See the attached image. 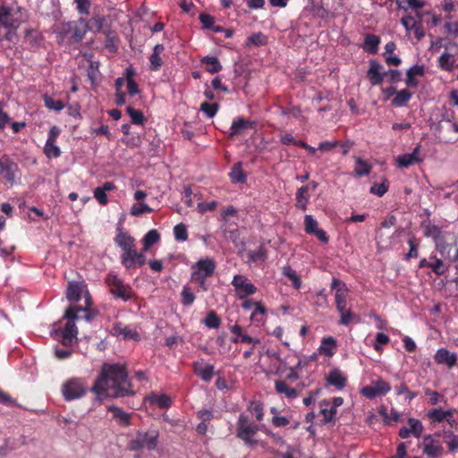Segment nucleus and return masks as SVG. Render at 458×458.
<instances>
[{
    "label": "nucleus",
    "mask_w": 458,
    "mask_h": 458,
    "mask_svg": "<svg viewBox=\"0 0 458 458\" xmlns=\"http://www.w3.org/2000/svg\"><path fill=\"white\" fill-rule=\"evenodd\" d=\"M265 313L266 309L260 303H256L255 310L250 315V320L253 322L260 323L264 320Z\"/></svg>",
    "instance_id": "3c124183"
},
{
    "label": "nucleus",
    "mask_w": 458,
    "mask_h": 458,
    "mask_svg": "<svg viewBox=\"0 0 458 458\" xmlns=\"http://www.w3.org/2000/svg\"><path fill=\"white\" fill-rule=\"evenodd\" d=\"M258 426L250 423L245 414H241L237 422V437L249 446H254L258 441L253 438L258 431Z\"/></svg>",
    "instance_id": "6e6552de"
},
{
    "label": "nucleus",
    "mask_w": 458,
    "mask_h": 458,
    "mask_svg": "<svg viewBox=\"0 0 458 458\" xmlns=\"http://www.w3.org/2000/svg\"><path fill=\"white\" fill-rule=\"evenodd\" d=\"M428 417L433 422H442L446 418L450 417V410L445 411L443 409H434L428 413Z\"/></svg>",
    "instance_id": "a19ab883"
},
{
    "label": "nucleus",
    "mask_w": 458,
    "mask_h": 458,
    "mask_svg": "<svg viewBox=\"0 0 458 458\" xmlns=\"http://www.w3.org/2000/svg\"><path fill=\"white\" fill-rule=\"evenodd\" d=\"M44 152L48 157H58L61 155V150L55 142H46Z\"/></svg>",
    "instance_id": "4d7b16f0"
},
{
    "label": "nucleus",
    "mask_w": 458,
    "mask_h": 458,
    "mask_svg": "<svg viewBox=\"0 0 458 458\" xmlns=\"http://www.w3.org/2000/svg\"><path fill=\"white\" fill-rule=\"evenodd\" d=\"M89 30V25L83 18L76 21L61 22L54 29L57 42L60 45L79 43L84 38Z\"/></svg>",
    "instance_id": "f03ea898"
},
{
    "label": "nucleus",
    "mask_w": 458,
    "mask_h": 458,
    "mask_svg": "<svg viewBox=\"0 0 458 458\" xmlns=\"http://www.w3.org/2000/svg\"><path fill=\"white\" fill-rule=\"evenodd\" d=\"M304 225L305 231L310 234H312L318 229V222L311 215L304 216Z\"/></svg>",
    "instance_id": "13d9d810"
},
{
    "label": "nucleus",
    "mask_w": 458,
    "mask_h": 458,
    "mask_svg": "<svg viewBox=\"0 0 458 458\" xmlns=\"http://www.w3.org/2000/svg\"><path fill=\"white\" fill-rule=\"evenodd\" d=\"M149 402L157 405L159 408H167L171 405V398L166 394H152L149 396Z\"/></svg>",
    "instance_id": "58836bf2"
},
{
    "label": "nucleus",
    "mask_w": 458,
    "mask_h": 458,
    "mask_svg": "<svg viewBox=\"0 0 458 458\" xmlns=\"http://www.w3.org/2000/svg\"><path fill=\"white\" fill-rule=\"evenodd\" d=\"M88 392L86 380L82 377H71L61 386V393L66 402L82 398Z\"/></svg>",
    "instance_id": "39448f33"
},
{
    "label": "nucleus",
    "mask_w": 458,
    "mask_h": 458,
    "mask_svg": "<svg viewBox=\"0 0 458 458\" xmlns=\"http://www.w3.org/2000/svg\"><path fill=\"white\" fill-rule=\"evenodd\" d=\"M291 358L296 360V362L293 364L291 367H293L294 370H296L301 375L304 369H306L309 366V364L307 363V360L304 359V355L295 353Z\"/></svg>",
    "instance_id": "8fccbe9b"
},
{
    "label": "nucleus",
    "mask_w": 458,
    "mask_h": 458,
    "mask_svg": "<svg viewBox=\"0 0 458 458\" xmlns=\"http://www.w3.org/2000/svg\"><path fill=\"white\" fill-rule=\"evenodd\" d=\"M434 360L439 365H445L451 369L457 363L458 356L446 348H439L434 354Z\"/></svg>",
    "instance_id": "a211bd4d"
},
{
    "label": "nucleus",
    "mask_w": 458,
    "mask_h": 458,
    "mask_svg": "<svg viewBox=\"0 0 458 458\" xmlns=\"http://www.w3.org/2000/svg\"><path fill=\"white\" fill-rule=\"evenodd\" d=\"M114 242L122 249L123 252L135 247V239L120 227L117 228Z\"/></svg>",
    "instance_id": "4be33fe9"
},
{
    "label": "nucleus",
    "mask_w": 458,
    "mask_h": 458,
    "mask_svg": "<svg viewBox=\"0 0 458 458\" xmlns=\"http://www.w3.org/2000/svg\"><path fill=\"white\" fill-rule=\"evenodd\" d=\"M229 176L233 183H242L246 181V175L242 168V163L239 162L233 165Z\"/></svg>",
    "instance_id": "72a5a7b5"
},
{
    "label": "nucleus",
    "mask_w": 458,
    "mask_h": 458,
    "mask_svg": "<svg viewBox=\"0 0 458 458\" xmlns=\"http://www.w3.org/2000/svg\"><path fill=\"white\" fill-rule=\"evenodd\" d=\"M431 259H435V261L430 262L429 267L433 270V272L436 275H444L446 270L444 262L440 259H437L436 257H431Z\"/></svg>",
    "instance_id": "bf43d9fd"
},
{
    "label": "nucleus",
    "mask_w": 458,
    "mask_h": 458,
    "mask_svg": "<svg viewBox=\"0 0 458 458\" xmlns=\"http://www.w3.org/2000/svg\"><path fill=\"white\" fill-rule=\"evenodd\" d=\"M157 435L148 432H138L128 444L131 451L153 450L157 446Z\"/></svg>",
    "instance_id": "1a4fd4ad"
},
{
    "label": "nucleus",
    "mask_w": 458,
    "mask_h": 458,
    "mask_svg": "<svg viewBox=\"0 0 458 458\" xmlns=\"http://www.w3.org/2000/svg\"><path fill=\"white\" fill-rule=\"evenodd\" d=\"M81 309L77 305H71L65 311L64 318L67 319V323L62 330H53L51 335L65 345L72 346L78 340V329L75 320L78 319V313Z\"/></svg>",
    "instance_id": "7ed1b4c3"
},
{
    "label": "nucleus",
    "mask_w": 458,
    "mask_h": 458,
    "mask_svg": "<svg viewBox=\"0 0 458 458\" xmlns=\"http://www.w3.org/2000/svg\"><path fill=\"white\" fill-rule=\"evenodd\" d=\"M424 228H425V235L427 237H430L435 241L439 239V237L441 235V231L438 226L428 223L424 225Z\"/></svg>",
    "instance_id": "6e6d98bb"
},
{
    "label": "nucleus",
    "mask_w": 458,
    "mask_h": 458,
    "mask_svg": "<svg viewBox=\"0 0 458 458\" xmlns=\"http://www.w3.org/2000/svg\"><path fill=\"white\" fill-rule=\"evenodd\" d=\"M195 373L204 381H209L214 375V366L210 364L196 363Z\"/></svg>",
    "instance_id": "cd10ccee"
},
{
    "label": "nucleus",
    "mask_w": 458,
    "mask_h": 458,
    "mask_svg": "<svg viewBox=\"0 0 458 458\" xmlns=\"http://www.w3.org/2000/svg\"><path fill=\"white\" fill-rule=\"evenodd\" d=\"M283 274L292 281L295 289L301 288V278L297 276L295 270H293L291 267H284Z\"/></svg>",
    "instance_id": "79ce46f5"
},
{
    "label": "nucleus",
    "mask_w": 458,
    "mask_h": 458,
    "mask_svg": "<svg viewBox=\"0 0 458 458\" xmlns=\"http://www.w3.org/2000/svg\"><path fill=\"white\" fill-rule=\"evenodd\" d=\"M215 267V263L209 259L199 260L192 267L191 281L207 291L206 279L214 273Z\"/></svg>",
    "instance_id": "0eeeda50"
},
{
    "label": "nucleus",
    "mask_w": 458,
    "mask_h": 458,
    "mask_svg": "<svg viewBox=\"0 0 458 458\" xmlns=\"http://www.w3.org/2000/svg\"><path fill=\"white\" fill-rule=\"evenodd\" d=\"M409 428H401L399 430V436L402 438H408L411 435L417 438H419L423 432V425L422 423L414 418H410L408 420Z\"/></svg>",
    "instance_id": "6ab92c4d"
},
{
    "label": "nucleus",
    "mask_w": 458,
    "mask_h": 458,
    "mask_svg": "<svg viewBox=\"0 0 458 458\" xmlns=\"http://www.w3.org/2000/svg\"><path fill=\"white\" fill-rule=\"evenodd\" d=\"M437 62H438V66L442 70H445L447 72L453 71L454 65V59L452 57V55L449 53H447V52L443 53L439 56Z\"/></svg>",
    "instance_id": "e433bc0d"
},
{
    "label": "nucleus",
    "mask_w": 458,
    "mask_h": 458,
    "mask_svg": "<svg viewBox=\"0 0 458 458\" xmlns=\"http://www.w3.org/2000/svg\"><path fill=\"white\" fill-rule=\"evenodd\" d=\"M204 324L208 328H218L220 324H221V320L220 318H218V316L216 314V312L214 311H210L207 317L205 318L204 319Z\"/></svg>",
    "instance_id": "49530a36"
},
{
    "label": "nucleus",
    "mask_w": 458,
    "mask_h": 458,
    "mask_svg": "<svg viewBox=\"0 0 458 458\" xmlns=\"http://www.w3.org/2000/svg\"><path fill=\"white\" fill-rule=\"evenodd\" d=\"M443 447L437 440H435L430 435L423 439V453L428 457L435 458L442 454Z\"/></svg>",
    "instance_id": "aec40b11"
},
{
    "label": "nucleus",
    "mask_w": 458,
    "mask_h": 458,
    "mask_svg": "<svg viewBox=\"0 0 458 458\" xmlns=\"http://www.w3.org/2000/svg\"><path fill=\"white\" fill-rule=\"evenodd\" d=\"M338 146H340V141L338 140H325L319 142L318 148L322 152H330Z\"/></svg>",
    "instance_id": "0e129e2a"
},
{
    "label": "nucleus",
    "mask_w": 458,
    "mask_h": 458,
    "mask_svg": "<svg viewBox=\"0 0 458 458\" xmlns=\"http://www.w3.org/2000/svg\"><path fill=\"white\" fill-rule=\"evenodd\" d=\"M412 93L408 89H402L396 91L394 98L392 100V104L395 106H404L408 101L411 98Z\"/></svg>",
    "instance_id": "f704fd0d"
},
{
    "label": "nucleus",
    "mask_w": 458,
    "mask_h": 458,
    "mask_svg": "<svg viewBox=\"0 0 458 458\" xmlns=\"http://www.w3.org/2000/svg\"><path fill=\"white\" fill-rule=\"evenodd\" d=\"M251 126H252L251 122L239 117V118L233 120V122L232 123L230 137H233V135H236V134H242L246 130L251 128Z\"/></svg>",
    "instance_id": "bb28decb"
},
{
    "label": "nucleus",
    "mask_w": 458,
    "mask_h": 458,
    "mask_svg": "<svg viewBox=\"0 0 458 458\" xmlns=\"http://www.w3.org/2000/svg\"><path fill=\"white\" fill-rule=\"evenodd\" d=\"M380 43V39L377 36L373 34H369L365 37L363 48L365 51L375 54L377 52V47Z\"/></svg>",
    "instance_id": "473e14b6"
},
{
    "label": "nucleus",
    "mask_w": 458,
    "mask_h": 458,
    "mask_svg": "<svg viewBox=\"0 0 458 458\" xmlns=\"http://www.w3.org/2000/svg\"><path fill=\"white\" fill-rule=\"evenodd\" d=\"M202 64H205L206 70L211 73L218 72L222 69L219 60L214 56H205L202 59Z\"/></svg>",
    "instance_id": "c9c22d12"
},
{
    "label": "nucleus",
    "mask_w": 458,
    "mask_h": 458,
    "mask_svg": "<svg viewBox=\"0 0 458 458\" xmlns=\"http://www.w3.org/2000/svg\"><path fill=\"white\" fill-rule=\"evenodd\" d=\"M267 43V38L261 32L254 33L248 38L247 46L253 45L256 47L265 46Z\"/></svg>",
    "instance_id": "a18cd8bd"
},
{
    "label": "nucleus",
    "mask_w": 458,
    "mask_h": 458,
    "mask_svg": "<svg viewBox=\"0 0 458 458\" xmlns=\"http://www.w3.org/2000/svg\"><path fill=\"white\" fill-rule=\"evenodd\" d=\"M107 411L112 413L113 419L121 426L126 427L130 425V414L123 411L121 408L111 405L107 408Z\"/></svg>",
    "instance_id": "b1692460"
},
{
    "label": "nucleus",
    "mask_w": 458,
    "mask_h": 458,
    "mask_svg": "<svg viewBox=\"0 0 458 458\" xmlns=\"http://www.w3.org/2000/svg\"><path fill=\"white\" fill-rule=\"evenodd\" d=\"M390 390L391 386L387 382L378 379L373 381L371 385L362 387L360 393L369 399H374L377 396L385 395Z\"/></svg>",
    "instance_id": "f8f14e48"
},
{
    "label": "nucleus",
    "mask_w": 458,
    "mask_h": 458,
    "mask_svg": "<svg viewBox=\"0 0 458 458\" xmlns=\"http://www.w3.org/2000/svg\"><path fill=\"white\" fill-rule=\"evenodd\" d=\"M43 100L46 107L50 110L61 111L64 107V105L61 100H55L48 95H44Z\"/></svg>",
    "instance_id": "c03bdc74"
},
{
    "label": "nucleus",
    "mask_w": 458,
    "mask_h": 458,
    "mask_svg": "<svg viewBox=\"0 0 458 458\" xmlns=\"http://www.w3.org/2000/svg\"><path fill=\"white\" fill-rule=\"evenodd\" d=\"M232 284L235 289V293L240 299H246L248 296L257 292L256 286L251 284L248 278L242 275L234 276Z\"/></svg>",
    "instance_id": "9b49d317"
},
{
    "label": "nucleus",
    "mask_w": 458,
    "mask_h": 458,
    "mask_svg": "<svg viewBox=\"0 0 458 458\" xmlns=\"http://www.w3.org/2000/svg\"><path fill=\"white\" fill-rule=\"evenodd\" d=\"M331 287L335 289V307L337 311H343L347 308L346 302V295H347V287L346 285L340 282L336 278H333Z\"/></svg>",
    "instance_id": "dca6fc26"
},
{
    "label": "nucleus",
    "mask_w": 458,
    "mask_h": 458,
    "mask_svg": "<svg viewBox=\"0 0 458 458\" xmlns=\"http://www.w3.org/2000/svg\"><path fill=\"white\" fill-rule=\"evenodd\" d=\"M419 21L411 15H405L401 19V24L405 28L407 34H411L412 28L417 24Z\"/></svg>",
    "instance_id": "052dcab7"
},
{
    "label": "nucleus",
    "mask_w": 458,
    "mask_h": 458,
    "mask_svg": "<svg viewBox=\"0 0 458 458\" xmlns=\"http://www.w3.org/2000/svg\"><path fill=\"white\" fill-rule=\"evenodd\" d=\"M91 391L98 401L105 397L118 398L135 394L126 369L119 363H105L96 378Z\"/></svg>",
    "instance_id": "f257e3e1"
},
{
    "label": "nucleus",
    "mask_w": 458,
    "mask_h": 458,
    "mask_svg": "<svg viewBox=\"0 0 458 458\" xmlns=\"http://www.w3.org/2000/svg\"><path fill=\"white\" fill-rule=\"evenodd\" d=\"M174 235L175 240L185 242L188 239L187 228L183 224H178L174 228Z\"/></svg>",
    "instance_id": "5fc2aeb1"
},
{
    "label": "nucleus",
    "mask_w": 458,
    "mask_h": 458,
    "mask_svg": "<svg viewBox=\"0 0 458 458\" xmlns=\"http://www.w3.org/2000/svg\"><path fill=\"white\" fill-rule=\"evenodd\" d=\"M266 251L263 247H259V249L255 250H250L248 253V260L250 266L251 265H258L259 263H262L266 259Z\"/></svg>",
    "instance_id": "c756f323"
},
{
    "label": "nucleus",
    "mask_w": 458,
    "mask_h": 458,
    "mask_svg": "<svg viewBox=\"0 0 458 458\" xmlns=\"http://www.w3.org/2000/svg\"><path fill=\"white\" fill-rule=\"evenodd\" d=\"M248 411L250 412L258 421L263 420V406L259 402H250L248 406Z\"/></svg>",
    "instance_id": "37998d69"
},
{
    "label": "nucleus",
    "mask_w": 458,
    "mask_h": 458,
    "mask_svg": "<svg viewBox=\"0 0 458 458\" xmlns=\"http://www.w3.org/2000/svg\"><path fill=\"white\" fill-rule=\"evenodd\" d=\"M160 234L156 229L148 231L142 239L143 251H147L152 245L158 242Z\"/></svg>",
    "instance_id": "7c9ffc66"
},
{
    "label": "nucleus",
    "mask_w": 458,
    "mask_h": 458,
    "mask_svg": "<svg viewBox=\"0 0 458 458\" xmlns=\"http://www.w3.org/2000/svg\"><path fill=\"white\" fill-rule=\"evenodd\" d=\"M27 17V11L21 6L0 7V25L8 30H17Z\"/></svg>",
    "instance_id": "20e7f679"
},
{
    "label": "nucleus",
    "mask_w": 458,
    "mask_h": 458,
    "mask_svg": "<svg viewBox=\"0 0 458 458\" xmlns=\"http://www.w3.org/2000/svg\"><path fill=\"white\" fill-rule=\"evenodd\" d=\"M115 334L118 337H121L123 340H133V341H140V337L139 333L127 327H119L117 326L115 328Z\"/></svg>",
    "instance_id": "c85d7f7f"
},
{
    "label": "nucleus",
    "mask_w": 458,
    "mask_h": 458,
    "mask_svg": "<svg viewBox=\"0 0 458 458\" xmlns=\"http://www.w3.org/2000/svg\"><path fill=\"white\" fill-rule=\"evenodd\" d=\"M371 171V165L361 157L355 158L354 173L357 176L368 175Z\"/></svg>",
    "instance_id": "2f4dec72"
},
{
    "label": "nucleus",
    "mask_w": 458,
    "mask_h": 458,
    "mask_svg": "<svg viewBox=\"0 0 458 458\" xmlns=\"http://www.w3.org/2000/svg\"><path fill=\"white\" fill-rule=\"evenodd\" d=\"M320 407L321 413L324 416L325 422L332 421L336 414V410L335 409V407H333L327 401H322L320 403Z\"/></svg>",
    "instance_id": "4c0bfd02"
},
{
    "label": "nucleus",
    "mask_w": 458,
    "mask_h": 458,
    "mask_svg": "<svg viewBox=\"0 0 458 458\" xmlns=\"http://www.w3.org/2000/svg\"><path fill=\"white\" fill-rule=\"evenodd\" d=\"M25 39L30 45H37L38 43V33L34 29H26L25 30Z\"/></svg>",
    "instance_id": "338daca9"
},
{
    "label": "nucleus",
    "mask_w": 458,
    "mask_h": 458,
    "mask_svg": "<svg viewBox=\"0 0 458 458\" xmlns=\"http://www.w3.org/2000/svg\"><path fill=\"white\" fill-rule=\"evenodd\" d=\"M318 187V183L316 182H310L308 184L300 187L296 191V208L305 211L308 208V204L310 199L312 192Z\"/></svg>",
    "instance_id": "ddd939ff"
},
{
    "label": "nucleus",
    "mask_w": 458,
    "mask_h": 458,
    "mask_svg": "<svg viewBox=\"0 0 458 458\" xmlns=\"http://www.w3.org/2000/svg\"><path fill=\"white\" fill-rule=\"evenodd\" d=\"M275 386L277 393L284 394L289 398H295L297 396L296 390L293 387H290L284 381H276Z\"/></svg>",
    "instance_id": "ea45409f"
},
{
    "label": "nucleus",
    "mask_w": 458,
    "mask_h": 458,
    "mask_svg": "<svg viewBox=\"0 0 458 458\" xmlns=\"http://www.w3.org/2000/svg\"><path fill=\"white\" fill-rule=\"evenodd\" d=\"M110 292L115 297L123 301H128L131 298V288L129 285L123 284L115 275H109L106 279Z\"/></svg>",
    "instance_id": "9d476101"
},
{
    "label": "nucleus",
    "mask_w": 458,
    "mask_h": 458,
    "mask_svg": "<svg viewBox=\"0 0 458 458\" xmlns=\"http://www.w3.org/2000/svg\"><path fill=\"white\" fill-rule=\"evenodd\" d=\"M336 348V341L334 337L329 336L323 338L320 346L318 347V352L320 354H323L327 357H331L334 355Z\"/></svg>",
    "instance_id": "a878e982"
},
{
    "label": "nucleus",
    "mask_w": 458,
    "mask_h": 458,
    "mask_svg": "<svg viewBox=\"0 0 458 458\" xmlns=\"http://www.w3.org/2000/svg\"><path fill=\"white\" fill-rule=\"evenodd\" d=\"M122 264L128 269L133 268L137 266H142L146 262V257L143 253L138 252L135 247L130 250L122 252L121 255Z\"/></svg>",
    "instance_id": "4468645a"
},
{
    "label": "nucleus",
    "mask_w": 458,
    "mask_h": 458,
    "mask_svg": "<svg viewBox=\"0 0 458 458\" xmlns=\"http://www.w3.org/2000/svg\"><path fill=\"white\" fill-rule=\"evenodd\" d=\"M150 212H152V208L144 202H139V203L133 204L131 208V214L132 216H138L143 213H150Z\"/></svg>",
    "instance_id": "603ef678"
},
{
    "label": "nucleus",
    "mask_w": 458,
    "mask_h": 458,
    "mask_svg": "<svg viewBox=\"0 0 458 458\" xmlns=\"http://www.w3.org/2000/svg\"><path fill=\"white\" fill-rule=\"evenodd\" d=\"M66 298L70 301H78L84 298V306L79 307L81 311L89 310L91 305L90 295L83 281H70L67 286Z\"/></svg>",
    "instance_id": "423d86ee"
},
{
    "label": "nucleus",
    "mask_w": 458,
    "mask_h": 458,
    "mask_svg": "<svg viewBox=\"0 0 458 458\" xmlns=\"http://www.w3.org/2000/svg\"><path fill=\"white\" fill-rule=\"evenodd\" d=\"M383 67L377 61H370L368 76L373 85H377L383 81Z\"/></svg>",
    "instance_id": "5701e85b"
},
{
    "label": "nucleus",
    "mask_w": 458,
    "mask_h": 458,
    "mask_svg": "<svg viewBox=\"0 0 458 458\" xmlns=\"http://www.w3.org/2000/svg\"><path fill=\"white\" fill-rule=\"evenodd\" d=\"M18 171L17 165L8 157L4 156L0 158V178L13 183L15 174Z\"/></svg>",
    "instance_id": "2eb2a0df"
},
{
    "label": "nucleus",
    "mask_w": 458,
    "mask_h": 458,
    "mask_svg": "<svg viewBox=\"0 0 458 458\" xmlns=\"http://www.w3.org/2000/svg\"><path fill=\"white\" fill-rule=\"evenodd\" d=\"M91 26L89 27V30L96 32H100L104 30L106 18L103 16H94L90 19Z\"/></svg>",
    "instance_id": "09e8293b"
},
{
    "label": "nucleus",
    "mask_w": 458,
    "mask_h": 458,
    "mask_svg": "<svg viewBox=\"0 0 458 458\" xmlns=\"http://www.w3.org/2000/svg\"><path fill=\"white\" fill-rule=\"evenodd\" d=\"M421 146L417 145L411 153H405L398 156L395 158L396 165L399 168H406L410 165L419 164L422 162V158L420 157Z\"/></svg>",
    "instance_id": "f3484780"
},
{
    "label": "nucleus",
    "mask_w": 458,
    "mask_h": 458,
    "mask_svg": "<svg viewBox=\"0 0 458 458\" xmlns=\"http://www.w3.org/2000/svg\"><path fill=\"white\" fill-rule=\"evenodd\" d=\"M326 380L328 385L341 390L346 386L347 377L341 369L335 368L328 372Z\"/></svg>",
    "instance_id": "412c9836"
},
{
    "label": "nucleus",
    "mask_w": 458,
    "mask_h": 458,
    "mask_svg": "<svg viewBox=\"0 0 458 458\" xmlns=\"http://www.w3.org/2000/svg\"><path fill=\"white\" fill-rule=\"evenodd\" d=\"M448 437V440L446 441L447 446L451 452H455L458 450V436L448 433L446 435Z\"/></svg>",
    "instance_id": "774afa93"
},
{
    "label": "nucleus",
    "mask_w": 458,
    "mask_h": 458,
    "mask_svg": "<svg viewBox=\"0 0 458 458\" xmlns=\"http://www.w3.org/2000/svg\"><path fill=\"white\" fill-rule=\"evenodd\" d=\"M340 313V321L339 323L344 326L349 325L352 319L355 318L354 313L350 309H344L343 311H338Z\"/></svg>",
    "instance_id": "680f3d73"
},
{
    "label": "nucleus",
    "mask_w": 458,
    "mask_h": 458,
    "mask_svg": "<svg viewBox=\"0 0 458 458\" xmlns=\"http://www.w3.org/2000/svg\"><path fill=\"white\" fill-rule=\"evenodd\" d=\"M126 111L131 117L132 123L140 125L144 122V116L141 111L127 106Z\"/></svg>",
    "instance_id": "de8ad7c7"
},
{
    "label": "nucleus",
    "mask_w": 458,
    "mask_h": 458,
    "mask_svg": "<svg viewBox=\"0 0 458 458\" xmlns=\"http://www.w3.org/2000/svg\"><path fill=\"white\" fill-rule=\"evenodd\" d=\"M200 111L203 112L208 118L214 117L218 111V105L216 103L209 104L204 102L200 106Z\"/></svg>",
    "instance_id": "864d4df0"
},
{
    "label": "nucleus",
    "mask_w": 458,
    "mask_h": 458,
    "mask_svg": "<svg viewBox=\"0 0 458 458\" xmlns=\"http://www.w3.org/2000/svg\"><path fill=\"white\" fill-rule=\"evenodd\" d=\"M182 303L184 305H191L195 300L194 294L191 293V289L187 286H184L182 291Z\"/></svg>",
    "instance_id": "69168bd1"
},
{
    "label": "nucleus",
    "mask_w": 458,
    "mask_h": 458,
    "mask_svg": "<svg viewBox=\"0 0 458 458\" xmlns=\"http://www.w3.org/2000/svg\"><path fill=\"white\" fill-rule=\"evenodd\" d=\"M390 339L387 335L384 333H377L376 335V341L373 347L376 351H380L382 345H386L389 343Z\"/></svg>",
    "instance_id": "e2e57ef3"
},
{
    "label": "nucleus",
    "mask_w": 458,
    "mask_h": 458,
    "mask_svg": "<svg viewBox=\"0 0 458 458\" xmlns=\"http://www.w3.org/2000/svg\"><path fill=\"white\" fill-rule=\"evenodd\" d=\"M164 50H165V47L161 44H157L154 47L153 53L149 57V62H150L149 67L152 71H157L162 66L163 61L161 58V54L164 52Z\"/></svg>",
    "instance_id": "393cba45"
}]
</instances>
